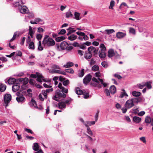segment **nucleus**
Wrapping results in <instances>:
<instances>
[{
  "label": "nucleus",
  "mask_w": 153,
  "mask_h": 153,
  "mask_svg": "<svg viewBox=\"0 0 153 153\" xmlns=\"http://www.w3.org/2000/svg\"><path fill=\"white\" fill-rule=\"evenodd\" d=\"M68 91L67 88L64 87V89L62 88V91L60 90H57L55 92V94L53 97V99L57 101H59L61 98H65L66 97V95L64 93L66 94L68 93Z\"/></svg>",
  "instance_id": "obj_1"
},
{
  "label": "nucleus",
  "mask_w": 153,
  "mask_h": 153,
  "mask_svg": "<svg viewBox=\"0 0 153 153\" xmlns=\"http://www.w3.org/2000/svg\"><path fill=\"white\" fill-rule=\"evenodd\" d=\"M42 44L45 47L49 48L55 45V42L52 38L48 35H46L43 40Z\"/></svg>",
  "instance_id": "obj_2"
},
{
  "label": "nucleus",
  "mask_w": 153,
  "mask_h": 153,
  "mask_svg": "<svg viewBox=\"0 0 153 153\" xmlns=\"http://www.w3.org/2000/svg\"><path fill=\"white\" fill-rule=\"evenodd\" d=\"M16 95L17 97H16V100L19 103L22 102L25 100V98L22 94H20V92H17Z\"/></svg>",
  "instance_id": "obj_3"
},
{
  "label": "nucleus",
  "mask_w": 153,
  "mask_h": 153,
  "mask_svg": "<svg viewBox=\"0 0 153 153\" xmlns=\"http://www.w3.org/2000/svg\"><path fill=\"white\" fill-rule=\"evenodd\" d=\"M134 106V104L131 99L127 100L124 104L125 107L130 109Z\"/></svg>",
  "instance_id": "obj_4"
},
{
  "label": "nucleus",
  "mask_w": 153,
  "mask_h": 153,
  "mask_svg": "<svg viewBox=\"0 0 153 153\" xmlns=\"http://www.w3.org/2000/svg\"><path fill=\"white\" fill-rule=\"evenodd\" d=\"M88 52L91 54L94 53V55L95 56L97 54L98 49H96V48L93 46L89 47L88 50Z\"/></svg>",
  "instance_id": "obj_5"
},
{
  "label": "nucleus",
  "mask_w": 153,
  "mask_h": 153,
  "mask_svg": "<svg viewBox=\"0 0 153 153\" xmlns=\"http://www.w3.org/2000/svg\"><path fill=\"white\" fill-rule=\"evenodd\" d=\"M11 99V96L10 94H6L4 97V102L6 104V106H7L8 104L10 102Z\"/></svg>",
  "instance_id": "obj_6"
},
{
  "label": "nucleus",
  "mask_w": 153,
  "mask_h": 153,
  "mask_svg": "<svg viewBox=\"0 0 153 153\" xmlns=\"http://www.w3.org/2000/svg\"><path fill=\"white\" fill-rule=\"evenodd\" d=\"M91 78L92 76L91 74H88L83 79V83L85 85H87L90 81Z\"/></svg>",
  "instance_id": "obj_7"
},
{
  "label": "nucleus",
  "mask_w": 153,
  "mask_h": 153,
  "mask_svg": "<svg viewBox=\"0 0 153 153\" xmlns=\"http://www.w3.org/2000/svg\"><path fill=\"white\" fill-rule=\"evenodd\" d=\"M68 46V43L65 41L62 42L60 45V47L62 50H64L66 49Z\"/></svg>",
  "instance_id": "obj_8"
},
{
  "label": "nucleus",
  "mask_w": 153,
  "mask_h": 153,
  "mask_svg": "<svg viewBox=\"0 0 153 153\" xmlns=\"http://www.w3.org/2000/svg\"><path fill=\"white\" fill-rule=\"evenodd\" d=\"M19 8L20 9V12L22 13H27V8L26 6L21 5L19 6Z\"/></svg>",
  "instance_id": "obj_9"
},
{
  "label": "nucleus",
  "mask_w": 153,
  "mask_h": 153,
  "mask_svg": "<svg viewBox=\"0 0 153 153\" xmlns=\"http://www.w3.org/2000/svg\"><path fill=\"white\" fill-rule=\"evenodd\" d=\"M126 35V33L119 32L116 33V37L119 39H120L125 37Z\"/></svg>",
  "instance_id": "obj_10"
},
{
  "label": "nucleus",
  "mask_w": 153,
  "mask_h": 153,
  "mask_svg": "<svg viewBox=\"0 0 153 153\" xmlns=\"http://www.w3.org/2000/svg\"><path fill=\"white\" fill-rule=\"evenodd\" d=\"M106 51L100 50L99 52V56L101 59H104L106 55L105 54Z\"/></svg>",
  "instance_id": "obj_11"
},
{
  "label": "nucleus",
  "mask_w": 153,
  "mask_h": 153,
  "mask_svg": "<svg viewBox=\"0 0 153 153\" xmlns=\"http://www.w3.org/2000/svg\"><path fill=\"white\" fill-rule=\"evenodd\" d=\"M20 88V85L18 83H15L12 86V90L14 92L18 91Z\"/></svg>",
  "instance_id": "obj_12"
},
{
  "label": "nucleus",
  "mask_w": 153,
  "mask_h": 153,
  "mask_svg": "<svg viewBox=\"0 0 153 153\" xmlns=\"http://www.w3.org/2000/svg\"><path fill=\"white\" fill-rule=\"evenodd\" d=\"M44 78V77L42 75L40 74H38L37 75L36 80L40 82H42V79L44 81V82H46V81Z\"/></svg>",
  "instance_id": "obj_13"
},
{
  "label": "nucleus",
  "mask_w": 153,
  "mask_h": 153,
  "mask_svg": "<svg viewBox=\"0 0 153 153\" xmlns=\"http://www.w3.org/2000/svg\"><path fill=\"white\" fill-rule=\"evenodd\" d=\"M110 91L111 93L112 94H114L116 93V89L114 85H112L110 87Z\"/></svg>",
  "instance_id": "obj_14"
},
{
  "label": "nucleus",
  "mask_w": 153,
  "mask_h": 153,
  "mask_svg": "<svg viewBox=\"0 0 153 153\" xmlns=\"http://www.w3.org/2000/svg\"><path fill=\"white\" fill-rule=\"evenodd\" d=\"M108 56L109 57H111L115 54L114 51L112 49H110L108 53Z\"/></svg>",
  "instance_id": "obj_15"
},
{
  "label": "nucleus",
  "mask_w": 153,
  "mask_h": 153,
  "mask_svg": "<svg viewBox=\"0 0 153 153\" xmlns=\"http://www.w3.org/2000/svg\"><path fill=\"white\" fill-rule=\"evenodd\" d=\"M77 37V36L76 35L72 34L70 36H69L68 38V40H69L71 41H74L76 40Z\"/></svg>",
  "instance_id": "obj_16"
},
{
  "label": "nucleus",
  "mask_w": 153,
  "mask_h": 153,
  "mask_svg": "<svg viewBox=\"0 0 153 153\" xmlns=\"http://www.w3.org/2000/svg\"><path fill=\"white\" fill-rule=\"evenodd\" d=\"M16 81V79L13 78H10L7 80L8 83L10 85H14V84H15V82Z\"/></svg>",
  "instance_id": "obj_17"
},
{
  "label": "nucleus",
  "mask_w": 153,
  "mask_h": 153,
  "mask_svg": "<svg viewBox=\"0 0 153 153\" xmlns=\"http://www.w3.org/2000/svg\"><path fill=\"white\" fill-rule=\"evenodd\" d=\"M131 100L133 102L134 104L137 103L138 102L141 101L142 100V99L140 97H138L137 98H132Z\"/></svg>",
  "instance_id": "obj_18"
},
{
  "label": "nucleus",
  "mask_w": 153,
  "mask_h": 153,
  "mask_svg": "<svg viewBox=\"0 0 153 153\" xmlns=\"http://www.w3.org/2000/svg\"><path fill=\"white\" fill-rule=\"evenodd\" d=\"M58 106L59 108L62 109L66 107V104L64 102H60L58 103Z\"/></svg>",
  "instance_id": "obj_19"
},
{
  "label": "nucleus",
  "mask_w": 153,
  "mask_h": 153,
  "mask_svg": "<svg viewBox=\"0 0 153 153\" xmlns=\"http://www.w3.org/2000/svg\"><path fill=\"white\" fill-rule=\"evenodd\" d=\"M105 32L106 34L109 35L110 34L115 32V31L113 29H106L105 30Z\"/></svg>",
  "instance_id": "obj_20"
},
{
  "label": "nucleus",
  "mask_w": 153,
  "mask_h": 153,
  "mask_svg": "<svg viewBox=\"0 0 153 153\" xmlns=\"http://www.w3.org/2000/svg\"><path fill=\"white\" fill-rule=\"evenodd\" d=\"M95 123V121H87L86 123H84V125L87 127L91 126V125H94Z\"/></svg>",
  "instance_id": "obj_21"
},
{
  "label": "nucleus",
  "mask_w": 153,
  "mask_h": 153,
  "mask_svg": "<svg viewBox=\"0 0 153 153\" xmlns=\"http://www.w3.org/2000/svg\"><path fill=\"white\" fill-rule=\"evenodd\" d=\"M122 91L123 92H121V94L119 96V97L122 98L124 96L128 97V95L126 94L125 90L124 89H122Z\"/></svg>",
  "instance_id": "obj_22"
},
{
  "label": "nucleus",
  "mask_w": 153,
  "mask_h": 153,
  "mask_svg": "<svg viewBox=\"0 0 153 153\" xmlns=\"http://www.w3.org/2000/svg\"><path fill=\"white\" fill-rule=\"evenodd\" d=\"M132 94L134 97H138L141 95V93L138 91H133L132 92Z\"/></svg>",
  "instance_id": "obj_23"
},
{
  "label": "nucleus",
  "mask_w": 153,
  "mask_h": 153,
  "mask_svg": "<svg viewBox=\"0 0 153 153\" xmlns=\"http://www.w3.org/2000/svg\"><path fill=\"white\" fill-rule=\"evenodd\" d=\"M92 56V54L87 52H86L84 55V57L86 59H91V58Z\"/></svg>",
  "instance_id": "obj_24"
},
{
  "label": "nucleus",
  "mask_w": 153,
  "mask_h": 153,
  "mask_svg": "<svg viewBox=\"0 0 153 153\" xmlns=\"http://www.w3.org/2000/svg\"><path fill=\"white\" fill-rule=\"evenodd\" d=\"M6 86L5 85L0 83V91L1 92H4L6 90Z\"/></svg>",
  "instance_id": "obj_25"
},
{
  "label": "nucleus",
  "mask_w": 153,
  "mask_h": 153,
  "mask_svg": "<svg viewBox=\"0 0 153 153\" xmlns=\"http://www.w3.org/2000/svg\"><path fill=\"white\" fill-rule=\"evenodd\" d=\"M133 120L136 123H139L141 120V118L139 117L134 116L133 118Z\"/></svg>",
  "instance_id": "obj_26"
},
{
  "label": "nucleus",
  "mask_w": 153,
  "mask_h": 153,
  "mask_svg": "<svg viewBox=\"0 0 153 153\" xmlns=\"http://www.w3.org/2000/svg\"><path fill=\"white\" fill-rule=\"evenodd\" d=\"M84 91H82L80 90L79 88L77 87L76 89V93L78 95H81L82 94Z\"/></svg>",
  "instance_id": "obj_27"
},
{
  "label": "nucleus",
  "mask_w": 153,
  "mask_h": 153,
  "mask_svg": "<svg viewBox=\"0 0 153 153\" xmlns=\"http://www.w3.org/2000/svg\"><path fill=\"white\" fill-rule=\"evenodd\" d=\"M65 39V38L63 36L58 37L55 39L56 41L57 42H60L63 40Z\"/></svg>",
  "instance_id": "obj_28"
},
{
  "label": "nucleus",
  "mask_w": 153,
  "mask_h": 153,
  "mask_svg": "<svg viewBox=\"0 0 153 153\" xmlns=\"http://www.w3.org/2000/svg\"><path fill=\"white\" fill-rule=\"evenodd\" d=\"M28 48L29 49H32V50H34L35 49V45L34 43L33 42H31L30 43H29Z\"/></svg>",
  "instance_id": "obj_29"
},
{
  "label": "nucleus",
  "mask_w": 153,
  "mask_h": 153,
  "mask_svg": "<svg viewBox=\"0 0 153 153\" xmlns=\"http://www.w3.org/2000/svg\"><path fill=\"white\" fill-rule=\"evenodd\" d=\"M33 149L35 151H36L39 149V146L38 143H35L33 144Z\"/></svg>",
  "instance_id": "obj_30"
},
{
  "label": "nucleus",
  "mask_w": 153,
  "mask_h": 153,
  "mask_svg": "<svg viewBox=\"0 0 153 153\" xmlns=\"http://www.w3.org/2000/svg\"><path fill=\"white\" fill-rule=\"evenodd\" d=\"M145 84V86H146L148 89H150L152 88V86L151 85V82H146Z\"/></svg>",
  "instance_id": "obj_31"
},
{
  "label": "nucleus",
  "mask_w": 153,
  "mask_h": 153,
  "mask_svg": "<svg viewBox=\"0 0 153 153\" xmlns=\"http://www.w3.org/2000/svg\"><path fill=\"white\" fill-rule=\"evenodd\" d=\"M151 119L149 116H146L145 119V122L147 123H150L152 121Z\"/></svg>",
  "instance_id": "obj_32"
},
{
  "label": "nucleus",
  "mask_w": 153,
  "mask_h": 153,
  "mask_svg": "<svg viewBox=\"0 0 153 153\" xmlns=\"http://www.w3.org/2000/svg\"><path fill=\"white\" fill-rule=\"evenodd\" d=\"M74 15L76 19L79 20L80 19L79 18L80 13H79L75 12L74 13Z\"/></svg>",
  "instance_id": "obj_33"
},
{
  "label": "nucleus",
  "mask_w": 153,
  "mask_h": 153,
  "mask_svg": "<svg viewBox=\"0 0 153 153\" xmlns=\"http://www.w3.org/2000/svg\"><path fill=\"white\" fill-rule=\"evenodd\" d=\"M74 65V63L72 62H69L67 63L66 65H64V67L65 68L70 67L73 66Z\"/></svg>",
  "instance_id": "obj_34"
},
{
  "label": "nucleus",
  "mask_w": 153,
  "mask_h": 153,
  "mask_svg": "<svg viewBox=\"0 0 153 153\" xmlns=\"http://www.w3.org/2000/svg\"><path fill=\"white\" fill-rule=\"evenodd\" d=\"M115 5V2L114 0H111L110 2V5L109 7V8L110 9H113V7Z\"/></svg>",
  "instance_id": "obj_35"
},
{
  "label": "nucleus",
  "mask_w": 153,
  "mask_h": 153,
  "mask_svg": "<svg viewBox=\"0 0 153 153\" xmlns=\"http://www.w3.org/2000/svg\"><path fill=\"white\" fill-rule=\"evenodd\" d=\"M65 16L66 18H69V17H73V15L72 14V13L71 12L69 11L66 13Z\"/></svg>",
  "instance_id": "obj_36"
},
{
  "label": "nucleus",
  "mask_w": 153,
  "mask_h": 153,
  "mask_svg": "<svg viewBox=\"0 0 153 153\" xmlns=\"http://www.w3.org/2000/svg\"><path fill=\"white\" fill-rule=\"evenodd\" d=\"M87 132L90 136H92L93 135V133L89 127H87Z\"/></svg>",
  "instance_id": "obj_37"
},
{
  "label": "nucleus",
  "mask_w": 153,
  "mask_h": 153,
  "mask_svg": "<svg viewBox=\"0 0 153 153\" xmlns=\"http://www.w3.org/2000/svg\"><path fill=\"white\" fill-rule=\"evenodd\" d=\"M43 48L41 45V42L39 41V45L38 48V50L39 51H42L43 50Z\"/></svg>",
  "instance_id": "obj_38"
},
{
  "label": "nucleus",
  "mask_w": 153,
  "mask_h": 153,
  "mask_svg": "<svg viewBox=\"0 0 153 153\" xmlns=\"http://www.w3.org/2000/svg\"><path fill=\"white\" fill-rule=\"evenodd\" d=\"M101 65L105 68H107L108 66V64L107 62L106 61H103L101 63Z\"/></svg>",
  "instance_id": "obj_39"
},
{
  "label": "nucleus",
  "mask_w": 153,
  "mask_h": 153,
  "mask_svg": "<svg viewBox=\"0 0 153 153\" xmlns=\"http://www.w3.org/2000/svg\"><path fill=\"white\" fill-rule=\"evenodd\" d=\"M82 94L83 95V97L85 99H87L89 97V93L86 92L85 91Z\"/></svg>",
  "instance_id": "obj_40"
},
{
  "label": "nucleus",
  "mask_w": 153,
  "mask_h": 153,
  "mask_svg": "<svg viewBox=\"0 0 153 153\" xmlns=\"http://www.w3.org/2000/svg\"><path fill=\"white\" fill-rule=\"evenodd\" d=\"M65 71L67 73L70 74H72L74 73V71L72 68L66 69L65 70Z\"/></svg>",
  "instance_id": "obj_41"
},
{
  "label": "nucleus",
  "mask_w": 153,
  "mask_h": 153,
  "mask_svg": "<svg viewBox=\"0 0 153 153\" xmlns=\"http://www.w3.org/2000/svg\"><path fill=\"white\" fill-rule=\"evenodd\" d=\"M19 36V35H17V33L16 32L15 33H14L13 37L10 40V42H11L13 41L14 40L16 39V38L17 36Z\"/></svg>",
  "instance_id": "obj_42"
},
{
  "label": "nucleus",
  "mask_w": 153,
  "mask_h": 153,
  "mask_svg": "<svg viewBox=\"0 0 153 153\" xmlns=\"http://www.w3.org/2000/svg\"><path fill=\"white\" fill-rule=\"evenodd\" d=\"M85 70L84 69H82L81 71L78 74V76L79 77H82L84 74Z\"/></svg>",
  "instance_id": "obj_43"
},
{
  "label": "nucleus",
  "mask_w": 153,
  "mask_h": 153,
  "mask_svg": "<svg viewBox=\"0 0 153 153\" xmlns=\"http://www.w3.org/2000/svg\"><path fill=\"white\" fill-rule=\"evenodd\" d=\"M129 32L134 35L135 34V30L133 28L130 27L129 30Z\"/></svg>",
  "instance_id": "obj_44"
},
{
  "label": "nucleus",
  "mask_w": 153,
  "mask_h": 153,
  "mask_svg": "<svg viewBox=\"0 0 153 153\" xmlns=\"http://www.w3.org/2000/svg\"><path fill=\"white\" fill-rule=\"evenodd\" d=\"M92 69L93 71H97L99 69V67L98 65H95L92 67Z\"/></svg>",
  "instance_id": "obj_45"
},
{
  "label": "nucleus",
  "mask_w": 153,
  "mask_h": 153,
  "mask_svg": "<svg viewBox=\"0 0 153 153\" xmlns=\"http://www.w3.org/2000/svg\"><path fill=\"white\" fill-rule=\"evenodd\" d=\"M72 100H73L71 98H68V100L65 101L64 102L65 103V104H67L69 105V102L72 101Z\"/></svg>",
  "instance_id": "obj_46"
},
{
  "label": "nucleus",
  "mask_w": 153,
  "mask_h": 153,
  "mask_svg": "<svg viewBox=\"0 0 153 153\" xmlns=\"http://www.w3.org/2000/svg\"><path fill=\"white\" fill-rule=\"evenodd\" d=\"M61 71L57 70H56V69H53L51 71V73L53 74H60Z\"/></svg>",
  "instance_id": "obj_47"
},
{
  "label": "nucleus",
  "mask_w": 153,
  "mask_h": 153,
  "mask_svg": "<svg viewBox=\"0 0 153 153\" xmlns=\"http://www.w3.org/2000/svg\"><path fill=\"white\" fill-rule=\"evenodd\" d=\"M66 32V31L65 29H62L60 32H59L58 34L59 35H64Z\"/></svg>",
  "instance_id": "obj_48"
},
{
  "label": "nucleus",
  "mask_w": 153,
  "mask_h": 153,
  "mask_svg": "<svg viewBox=\"0 0 153 153\" xmlns=\"http://www.w3.org/2000/svg\"><path fill=\"white\" fill-rule=\"evenodd\" d=\"M70 83L69 81L67 79L64 81L63 82V84L65 86H67Z\"/></svg>",
  "instance_id": "obj_49"
},
{
  "label": "nucleus",
  "mask_w": 153,
  "mask_h": 153,
  "mask_svg": "<svg viewBox=\"0 0 153 153\" xmlns=\"http://www.w3.org/2000/svg\"><path fill=\"white\" fill-rule=\"evenodd\" d=\"M100 48L102 49H100L101 50L106 51V47L103 44H101L100 45Z\"/></svg>",
  "instance_id": "obj_50"
},
{
  "label": "nucleus",
  "mask_w": 153,
  "mask_h": 153,
  "mask_svg": "<svg viewBox=\"0 0 153 153\" xmlns=\"http://www.w3.org/2000/svg\"><path fill=\"white\" fill-rule=\"evenodd\" d=\"M76 31V30H74V29L73 28L72 29H71V30H70L68 32L67 35V36H69V35L75 32Z\"/></svg>",
  "instance_id": "obj_51"
},
{
  "label": "nucleus",
  "mask_w": 153,
  "mask_h": 153,
  "mask_svg": "<svg viewBox=\"0 0 153 153\" xmlns=\"http://www.w3.org/2000/svg\"><path fill=\"white\" fill-rule=\"evenodd\" d=\"M42 37V35L40 34H37L36 36V39L38 40H41Z\"/></svg>",
  "instance_id": "obj_52"
},
{
  "label": "nucleus",
  "mask_w": 153,
  "mask_h": 153,
  "mask_svg": "<svg viewBox=\"0 0 153 153\" xmlns=\"http://www.w3.org/2000/svg\"><path fill=\"white\" fill-rule=\"evenodd\" d=\"M140 140L142 141L143 143H146V140L145 137H143L140 138Z\"/></svg>",
  "instance_id": "obj_53"
},
{
  "label": "nucleus",
  "mask_w": 153,
  "mask_h": 153,
  "mask_svg": "<svg viewBox=\"0 0 153 153\" xmlns=\"http://www.w3.org/2000/svg\"><path fill=\"white\" fill-rule=\"evenodd\" d=\"M31 102H32L33 105L34 107L35 108L37 105L36 103V101L32 99L31 100Z\"/></svg>",
  "instance_id": "obj_54"
},
{
  "label": "nucleus",
  "mask_w": 153,
  "mask_h": 153,
  "mask_svg": "<svg viewBox=\"0 0 153 153\" xmlns=\"http://www.w3.org/2000/svg\"><path fill=\"white\" fill-rule=\"evenodd\" d=\"M25 130L28 133H30L31 134H33V133L32 130L29 129L25 128Z\"/></svg>",
  "instance_id": "obj_55"
},
{
  "label": "nucleus",
  "mask_w": 153,
  "mask_h": 153,
  "mask_svg": "<svg viewBox=\"0 0 153 153\" xmlns=\"http://www.w3.org/2000/svg\"><path fill=\"white\" fill-rule=\"evenodd\" d=\"M114 76L115 77L119 79H120L122 78V76H121L120 75L117 74H115Z\"/></svg>",
  "instance_id": "obj_56"
},
{
  "label": "nucleus",
  "mask_w": 153,
  "mask_h": 153,
  "mask_svg": "<svg viewBox=\"0 0 153 153\" xmlns=\"http://www.w3.org/2000/svg\"><path fill=\"white\" fill-rule=\"evenodd\" d=\"M0 60L2 61L3 62H6L7 61V58L4 57H0Z\"/></svg>",
  "instance_id": "obj_57"
},
{
  "label": "nucleus",
  "mask_w": 153,
  "mask_h": 153,
  "mask_svg": "<svg viewBox=\"0 0 153 153\" xmlns=\"http://www.w3.org/2000/svg\"><path fill=\"white\" fill-rule=\"evenodd\" d=\"M42 92L45 98H47V93L45 91V90H43L42 91Z\"/></svg>",
  "instance_id": "obj_58"
},
{
  "label": "nucleus",
  "mask_w": 153,
  "mask_h": 153,
  "mask_svg": "<svg viewBox=\"0 0 153 153\" xmlns=\"http://www.w3.org/2000/svg\"><path fill=\"white\" fill-rule=\"evenodd\" d=\"M80 48L82 49H85L86 46H85V44H84V43L82 44L80 46H79Z\"/></svg>",
  "instance_id": "obj_59"
},
{
  "label": "nucleus",
  "mask_w": 153,
  "mask_h": 153,
  "mask_svg": "<svg viewBox=\"0 0 153 153\" xmlns=\"http://www.w3.org/2000/svg\"><path fill=\"white\" fill-rule=\"evenodd\" d=\"M76 34L79 36H82L84 34V33L78 31L76 32Z\"/></svg>",
  "instance_id": "obj_60"
},
{
  "label": "nucleus",
  "mask_w": 153,
  "mask_h": 153,
  "mask_svg": "<svg viewBox=\"0 0 153 153\" xmlns=\"http://www.w3.org/2000/svg\"><path fill=\"white\" fill-rule=\"evenodd\" d=\"M26 42L28 44L30 43L31 41V39L30 36H28L27 38L26 39Z\"/></svg>",
  "instance_id": "obj_61"
},
{
  "label": "nucleus",
  "mask_w": 153,
  "mask_h": 153,
  "mask_svg": "<svg viewBox=\"0 0 153 153\" xmlns=\"http://www.w3.org/2000/svg\"><path fill=\"white\" fill-rule=\"evenodd\" d=\"M34 80L32 79H30L29 80V83L31 85H33L34 84Z\"/></svg>",
  "instance_id": "obj_62"
},
{
  "label": "nucleus",
  "mask_w": 153,
  "mask_h": 153,
  "mask_svg": "<svg viewBox=\"0 0 153 153\" xmlns=\"http://www.w3.org/2000/svg\"><path fill=\"white\" fill-rule=\"evenodd\" d=\"M105 92L107 96H109L110 95V91L108 89H106L105 90Z\"/></svg>",
  "instance_id": "obj_63"
},
{
  "label": "nucleus",
  "mask_w": 153,
  "mask_h": 153,
  "mask_svg": "<svg viewBox=\"0 0 153 153\" xmlns=\"http://www.w3.org/2000/svg\"><path fill=\"white\" fill-rule=\"evenodd\" d=\"M82 36H83V39L85 40H87L89 39L87 35H85V33Z\"/></svg>",
  "instance_id": "obj_64"
}]
</instances>
